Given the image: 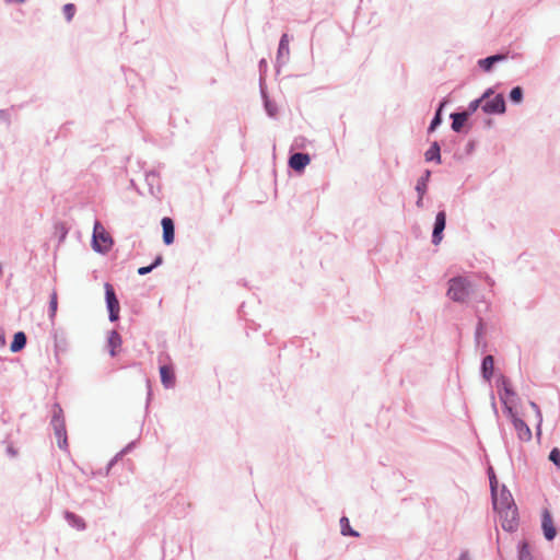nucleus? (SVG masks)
I'll use <instances>...</instances> for the list:
<instances>
[{"mask_svg": "<svg viewBox=\"0 0 560 560\" xmlns=\"http://www.w3.org/2000/svg\"><path fill=\"white\" fill-rule=\"evenodd\" d=\"M471 283L466 278L456 277L448 281L447 295L455 302H464L471 292Z\"/></svg>", "mask_w": 560, "mask_h": 560, "instance_id": "f257e3e1", "label": "nucleus"}, {"mask_svg": "<svg viewBox=\"0 0 560 560\" xmlns=\"http://www.w3.org/2000/svg\"><path fill=\"white\" fill-rule=\"evenodd\" d=\"M162 229H163V242L166 245H171L174 242L175 237V229H174V222L171 218L165 217L161 221Z\"/></svg>", "mask_w": 560, "mask_h": 560, "instance_id": "9d476101", "label": "nucleus"}, {"mask_svg": "<svg viewBox=\"0 0 560 560\" xmlns=\"http://www.w3.org/2000/svg\"><path fill=\"white\" fill-rule=\"evenodd\" d=\"M161 382L166 388H172L175 385V373L171 365H162L160 368Z\"/></svg>", "mask_w": 560, "mask_h": 560, "instance_id": "ddd939ff", "label": "nucleus"}, {"mask_svg": "<svg viewBox=\"0 0 560 560\" xmlns=\"http://www.w3.org/2000/svg\"><path fill=\"white\" fill-rule=\"evenodd\" d=\"M510 98L515 103H520L523 98V90L520 86L513 88L510 93Z\"/></svg>", "mask_w": 560, "mask_h": 560, "instance_id": "393cba45", "label": "nucleus"}, {"mask_svg": "<svg viewBox=\"0 0 560 560\" xmlns=\"http://www.w3.org/2000/svg\"><path fill=\"white\" fill-rule=\"evenodd\" d=\"M504 59V56L503 55H494V56H490L488 58H485V59H481L479 60V66L485 70V71H489L492 67V65L499 60H503Z\"/></svg>", "mask_w": 560, "mask_h": 560, "instance_id": "6ab92c4d", "label": "nucleus"}, {"mask_svg": "<svg viewBox=\"0 0 560 560\" xmlns=\"http://www.w3.org/2000/svg\"><path fill=\"white\" fill-rule=\"evenodd\" d=\"M544 535L548 540H552L557 534L552 517L548 510L542 512V522H541Z\"/></svg>", "mask_w": 560, "mask_h": 560, "instance_id": "9b49d317", "label": "nucleus"}, {"mask_svg": "<svg viewBox=\"0 0 560 560\" xmlns=\"http://www.w3.org/2000/svg\"><path fill=\"white\" fill-rule=\"evenodd\" d=\"M68 518L73 521V523L75 524V526L79 528V529H83L85 527L84 523L82 522V520L78 518L77 516L72 515V514H69L68 515Z\"/></svg>", "mask_w": 560, "mask_h": 560, "instance_id": "c756f323", "label": "nucleus"}, {"mask_svg": "<svg viewBox=\"0 0 560 560\" xmlns=\"http://www.w3.org/2000/svg\"><path fill=\"white\" fill-rule=\"evenodd\" d=\"M26 345V335L23 331H18L14 337L13 341L10 345L11 352H19L21 351Z\"/></svg>", "mask_w": 560, "mask_h": 560, "instance_id": "dca6fc26", "label": "nucleus"}, {"mask_svg": "<svg viewBox=\"0 0 560 560\" xmlns=\"http://www.w3.org/2000/svg\"><path fill=\"white\" fill-rule=\"evenodd\" d=\"M479 104H481V105L483 104V96L481 98H479V100H476V101L471 102L470 105H469V109L471 112H475L478 108Z\"/></svg>", "mask_w": 560, "mask_h": 560, "instance_id": "2f4dec72", "label": "nucleus"}, {"mask_svg": "<svg viewBox=\"0 0 560 560\" xmlns=\"http://www.w3.org/2000/svg\"><path fill=\"white\" fill-rule=\"evenodd\" d=\"M162 262V257L159 256L155 261L151 265V266H147V267H140L138 269V273L140 276H144L147 273H149L153 268H155L156 266H159L160 264Z\"/></svg>", "mask_w": 560, "mask_h": 560, "instance_id": "5701e85b", "label": "nucleus"}, {"mask_svg": "<svg viewBox=\"0 0 560 560\" xmlns=\"http://www.w3.org/2000/svg\"><path fill=\"white\" fill-rule=\"evenodd\" d=\"M492 499H493V508L497 512L516 506L514 504L512 494L509 491H506L505 489H503L500 493H498V491L493 492Z\"/></svg>", "mask_w": 560, "mask_h": 560, "instance_id": "0eeeda50", "label": "nucleus"}, {"mask_svg": "<svg viewBox=\"0 0 560 560\" xmlns=\"http://www.w3.org/2000/svg\"><path fill=\"white\" fill-rule=\"evenodd\" d=\"M453 122H452V129L456 132L460 131L462 127L468 119V113H457L452 114Z\"/></svg>", "mask_w": 560, "mask_h": 560, "instance_id": "a211bd4d", "label": "nucleus"}, {"mask_svg": "<svg viewBox=\"0 0 560 560\" xmlns=\"http://www.w3.org/2000/svg\"><path fill=\"white\" fill-rule=\"evenodd\" d=\"M445 223H446V213L444 211H440L435 218V224H434V230H433V234H432L433 244L438 245L442 241V232L445 229Z\"/></svg>", "mask_w": 560, "mask_h": 560, "instance_id": "1a4fd4ad", "label": "nucleus"}, {"mask_svg": "<svg viewBox=\"0 0 560 560\" xmlns=\"http://www.w3.org/2000/svg\"><path fill=\"white\" fill-rule=\"evenodd\" d=\"M63 13L68 21H71L74 13H75V7L72 3H68L63 7Z\"/></svg>", "mask_w": 560, "mask_h": 560, "instance_id": "c85d7f7f", "label": "nucleus"}, {"mask_svg": "<svg viewBox=\"0 0 560 560\" xmlns=\"http://www.w3.org/2000/svg\"><path fill=\"white\" fill-rule=\"evenodd\" d=\"M443 106H444V103H442L440 105V108L438 109L434 118L432 119L431 125L429 127L430 131H433L441 124V121H442V119H441V110H442Z\"/></svg>", "mask_w": 560, "mask_h": 560, "instance_id": "a878e982", "label": "nucleus"}, {"mask_svg": "<svg viewBox=\"0 0 560 560\" xmlns=\"http://www.w3.org/2000/svg\"><path fill=\"white\" fill-rule=\"evenodd\" d=\"M57 308H58V294L54 290L50 294V300H49V317L51 320H54V318L56 316Z\"/></svg>", "mask_w": 560, "mask_h": 560, "instance_id": "412c9836", "label": "nucleus"}, {"mask_svg": "<svg viewBox=\"0 0 560 560\" xmlns=\"http://www.w3.org/2000/svg\"><path fill=\"white\" fill-rule=\"evenodd\" d=\"M509 417L511 418L514 429L517 433V436L521 441L527 442L532 439V431L528 428V425L516 416V413L513 411L512 407H509L508 411Z\"/></svg>", "mask_w": 560, "mask_h": 560, "instance_id": "423d86ee", "label": "nucleus"}, {"mask_svg": "<svg viewBox=\"0 0 560 560\" xmlns=\"http://www.w3.org/2000/svg\"><path fill=\"white\" fill-rule=\"evenodd\" d=\"M311 162V159L308 154L305 153H294L291 155L289 160V165L294 171L301 172L305 168L306 165H308Z\"/></svg>", "mask_w": 560, "mask_h": 560, "instance_id": "f8f14e48", "label": "nucleus"}, {"mask_svg": "<svg viewBox=\"0 0 560 560\" xmlns=\"http://www.w3.org/2000/svg\"><path fill=\"white\" fill-rule=\"evenodd\" d=\"M530 407L536 411L538 419H539V423H540L541 422V412H540L538 406L534 401H532Z\"/></svg>", "mask_w": 560, "mask_h": 560, "instance_id": "473e14b6", "label": "nucleus"}, {"mask_svg": "<svg viewBox=\"0 0 560 560\" xmlns=\"http://www.w3.org/2000/svg\"><path fill=\"white\" fill-rule=\"evenodd\" d=\"M425 160H436L439 163L441 162L440 145L438 142H433L430 149L425 152Z\"/></svg>", "mask_w": 560, "mask_h": 560, "instance_id": "aec40b11", "label": "nucleus"}, {"mask_svg": "<svg viewBox=\"0 0 560 560\" xmlns=\"http://www.w3.org/2000/svg\"><path fill=\"white\" fill-rule=\"evenodd\" d=\"M499 394L502 402L505 406L506 412L509 411V407H512L513 398L515 396V392L512 389L511 383L508 378L501 377L499 384Z\"/></svg>", "mask_w": 560, "mask_h": 560, "instance_id": "6e6552de", "label": "nucleus"}, {"mask_svg": "<svg viewBox=\"0 0 560 560\" xmlns=\"http://www.w3.org/2000/svg\"><path fill=\"white\" fill-rule=\"evenodd\" d=\"M482 109L487 114H503L505 112V102L501 94L494 95L492 98L489 94L483 95Z\"/></svg>", "mask_w": 560, "mask_h": 560, "instance_id": "7ed1b4c3", "label": "nucleus"}, {"mask_svg": "<svg viewBox=\"0 0 560 560\" xmlns=\"http://www.w3.org/2000/svg\"><path fill=\"white\" fill-rule=\"evenodd\" d=\"M289 54V36L283 34L279 43V54Z\"/></svg>", "mask_w": 560, "mask_h": 560, "instance_id": "b1692460", "label": "nucleus"}, {"mask_svg": "<svg viewBox=\"0 0 560 560\" xmlns=\"http://www.w3.org/2000/svg\"><path fill=\"white\" fill-rule=\"evenodd\" d=\"M5 345V338L0 336V346L3 347Z\"/></svg>", "mask_w": 560, "mask_h": 560, "instance_id": "72a5a7b5", "label": "nucleus"}, {"mask_svg": "<svg viewBox=\"0 0 560 560\" xmlns=\"http://www.w3.org/2000/svg\"><path fill=\"white\" fill-rule=\"evenodd\" d=\"M499 520L503 529L513 532L518 524L516 506L498 511Z\"/></svg>", "mask_w": 560, "mask_h": 560, "instance_id": "20e7f679", "label": "nucleus"}, {"mask_svg": "<svg viewBox=\"0 0 560 560\" xmlns=\"http://www.w3.org/2000/svg\"><path fill=\"white\" fill-rule=\"evenodd\" d=\"M458 560H469V558L466 553H463V555H460Z\"/></svg>", "mask_w": 560, "mask_h": 560, "instance_id": "f704fd0d", "label": "nucleus"}, {"mask_svg": "<svg viewBox=\"0 0 560 560\" xmlns=\"http://www.w3.org/2000/svg\"><path fill=\"white\" fill-rule=\"evenodd\" d=\"M107 343L109 348V353L112 357H114L116 354L117 349H119L122 343L120 335L117 331L112 330L108 334Z\"/></svg>", "mask_w": 560, "mask_h": 560, "instance_id": "4468645a", "label": "nucleus"}, {"mask_svg": "<svg viewBox=\"0 0 560 560\" xmlns=\"http://www.w3.org/2000/svg\"><path fill=\"white\" fill-rule=\"evenodd\" d=\"M497 486H498L497 478H495L492 469H490V487H491L492 493L497 491Z\"/></svg>", "mask_w": 560, "mask_h": 560, "instance_id": "7c9ffc66", "label": "nucleus"}, {"mask_svg": "<svg viewBox=\"0 0 560 560\" xmlns=\"http://www.w3.org/2000/svg\"><path fill=\"white\" fill-rule=\"evenodd\" d=\"M113 240L105 228L95 222L93 230V247L96 252L106 253L112 248Z\"/></svg>", "mask_w": 560, "mask_h": 560, "instance_id": "f03ea898", "label": "nucleus"}, {"mask_svg": "<svg viewBox=\"0 0 560 560\" xmlns=\"http://www.w3.org/2000/svg\"><path fill=\"white\" fill-rule=\"evenodd\" d=\"M520 560H533L526 542L522 544V547L520 550Z\"/></svg>", "mask_w": 560, "mask_h": 560, "instance_id": "cd10ccee", "label": "nucleus"}, {"mask_svg": "<svg viewBox=\"0 0 560 560\" xmlns=\"http://www.w3.org/2000/svg\"><path fill=\"white\" fill-rule=\"evenodd\" d=\"M481 370L483 377L489 381L492 377L494 371V359L492 355H487L483 358Z\"/></svg>", "mask_w": 560, "mask_h": 560, "instance_id": "f3484780", "label": "nucleus"}, {"mask_svg": "<svg viewBox=\"0 0 560 560\" xmlns=\"http://www.w3.org/2000/svg\"><path fill=\"white\" fill-rule=\"evenodd\" d=\"M430 171H427L424 173V175L422 177H420L417 182V185H416V190L418 191L419 194V199L417 201V205L418 206H421L422 203V199H423V196L425 194V190H427V184H428V180L430 178Z\"/></svg>", "mask_w": 560, "mask_h": 560, "instance_id": "2eb2a0df", "label": "nucleus"}, {"mask_svg": "<svg viewBox=\"0 0 560 560\" xmlns=\"http://www.w3.org/2000/svg\"><path fill=\"white\" fill-rule=\"evenodd\" d=\"M104 289H105L107 308L109 312V319L112 322L117 320L119 317L120 306H119V302L116 298L114 288L112 284L105 283Z\"/></svg>", "mask_w": 560, "mask_h": 560, "instance_id": "39448f33", "label": "nucleus"}, {"mask_svg": "<svg viewBox=\"0 0 560 560\" xmlns=\"http://www.w3.org/2000/svg\"><path fill=\"white\" fill-rule=\"evenodd\" d=\"M549 459L557 466L560 468V451L559 448L555 447L551 450L550 454H549Z\"/></svg>", "mask_w": 560, "mask_h": 560, "instance_id": "bb28decb", "label": "nucleus"}, {"mask_svg": "<svg viewBox=\"0 0 560 560\" xmlns=\"http://www.w3.org/2000/svg\"><path fill=\"white\" fill-rule=\"evenodd\" d=\"M340 527H341V534L345 536H347V535L355 536V537L359 536V534L351 528L349 520L347 517H342L340 520Z\"/></svg>", "mask_w": 560, "mask_h": 560, "instance_id": "4be33fe9", "label": "nucleus"}]
</instances>
